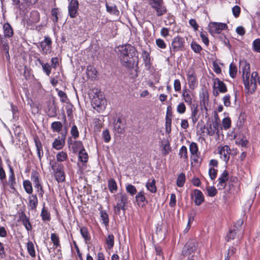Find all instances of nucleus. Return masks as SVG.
I'll list each match as a JSON object with an SVG mask.
<instances>
[{
  "label": "nucleus",
  "mask_w": 260,
  "mask_h": 260,
  "mask_svg": "<svg viewBox=\"0 0 260 260\" xmlns=\"http://www.w3.org/2000/svg\"><path fill=\"white\" fill-rule=\"evenodd\" d=\"M34 185L35 188L37 189V192L38 194L39 197L40 198H43V194L44 193V191L43 189L42 182L35 183L34 184Z\"/></svg>",
  "instance_id": "nucleus-47"
},
{
  "label": "nucleus",
  "mask_w": 260,
  "mask_h": 260,
  "mask_svg": "<svg viewBox=\"0 0 260 260\" xmlns=\"http://www.w3.org/2000/svg\"><path fill=\"white\" fill-rule=\"evenodd\" d=\"M34 140L37 149V155L41 161L44 155L42 143L38 136L34 137Z\"/></svg>",
  "instance_id": "nucleus-25"
},
{
  "label": "nucleus",
  "mask_w": 260,
  "mask_h": 260,
  "mask_svg": "<svg viewBox=\"0 0 260 260\" xmlns=\"http://www.w3.org/2000/svg\"><path fill=\"white\" fill-rule=\"evenodd\" d=\"M218 39L229 48L231 47L230 42L225 35L223 34H220L218 37Z\"/></svg>",
  "instance_id": "nucleus-63"
},
{
  "label": "nucleus",
  "mask_w": 260,
  "mask_h": 260,
  "mask_svg": "<svg viewBox=\"0 0 260 260\" xmlns=\"http://www.w3.org/2000/svg\"><path fill=\"white\" fill-rule=\"evenodd\" d=\"M208 196L210 197H214L217 193V191L214 186H208L207 187Z\"/></svg>",
  "instance_id": "nucleus-60"
},
{
  "label": "nucleus",
  "mask_w": 260,
  "mask_h": 260,
  "mask_svg": "<svg viewBox=\"0 0 260 260\" xmlns=\"http://www.w3.org/2000/svg\"><path fill=\"white\" fill-rule=\"evenodd\" d=\"M186 109V106L183 102L180 103L177 106V112L180 114H184Z\"/></svg>",
  "instance_id": "nucleus-61"
},
{
  "label": "nucleus",
  "mask_w": 260,
  "mask_h": 260,
  "mask_svg": "<svg viewBox=\"0 0 260 260\" xmlns=\"http://www.w3.org/2000/svg\"><path fill=\"white\" fill-rule=\"evenodd\" d=\"M78 9V0H71L68 5V13L71 18H74L77 16Z\"/></svg>",
  "instance_id": "nucleus-12"
},
{
  "label": "nucleus",
  "mask_w": 260,
  "mask_h": 260,
  "mask_svg": "<svg viewBox=\"0 0 260 260\" xmlns=\"http://www.w3.org/2000/svg\"><path fill=\"white\" fill-rule=\"evenodd\" d=\"M68 143L69 147H71L74 152L84 149L82 142L80 141H73L71 137H69L68 139Z\"/></svg>",
  "instance_id": "nucleus-18"
},
{
  "label": "nucleus",
  "mask_w": 260,
  "mask_h": 260,
  "mask_svg": "<svg viewBox=\"0 0 260 260\" xmlns=\"http://www.w3.org/2000/svg\"><path fill=\"white\" fill-rule=\"evenodd\" d=\"M185 42L184 38L177 36L174 37L171 43L170 48L171 53L172 52H176L178 51H182L185 50Z\"/></svg>",
  "instance_id": "nucleus-6"
},
{
  "label": "nucleus",
  "mask_w": 260,
  "mask_h": 260,
  "mask_svg": "<svg viewBox=\"0 0 260 260\" xmlns=\"http://www.w3.org/2000/svg\"><path fill=\"white\" fill-rule=\"evenodd\" d=\"M31 181L33 184L41 182V178L39 173L36 170H32L30 176Z\"/></svg>",
  "instance_id": "nucleus-38"
},
{
  "label": "nucleus",
  "mask_w": 260,
  "mask_h": 260,
  "mask_svg": "<svg viewBox=\"0 0 260 260\" xmlns=\"http://www.w3.org/2000/svg\"><path fill=\"white\" fill-rule=\"evenodd\" d=\"M182 96L184 102L189 106L194 105L192 103L194 95L193 93H191L189 89L187 88H184L182 90Z\"/></svg>",
  "instance_id": "nucleus-17"
},
{
  "label": "nucleus",
  "mask_w": 260,
  "mask_h": 260,
  "mask_svg": "<svg viewBox=\"0 0 260 260\" xmlns=\"http://www.w3.org/2000/svg\"><path fill=\"white\" fill-rule=\"evenodd\" d=\"M80 234L86 242L91 239L88 229L85 226H82L80 229Z\"/></svg>",
  "instance_id": "nucleus-33"
},
{
  "label": "nucleus",
  "mask_w": 260,
  "mask_h": 260,
  "mask_svg": "<svg viewBox=\"0 0 260 260\" xmlns=\"http://www.w3.org/2000/svg\"><path fill=\"white\" fill-rule=\"evenodd\" d=\"M27 249L29 255L34 257L36 256L34 245L31 241H29L27 244Z\"/></svg>",
  "instance_id": "nucleus-49"
},
{
  "label": "nucleus",
  "mask_w": 260,
  "mask_h": 260,
  "mask_svg": "<svg viewBox=\"0 0 260 260\" xmlns=\"http://www.w3.org/2000/svg\"><path fill=\"white\" fill-rule=\"evenodd\" d=\"M9 169V174L8 177L9 186L12 190H15V186L16 185V178L13 167L11 166L10 163L8 164Z\"/></svg>",
  "instance_id": "nucleus-15"
},
{
  "label": "nucleus",
  "mask_w": 260,
  "mask_h": 260,
  "mask_svg": "<svg viewBox=\"0 0 260 260\" xmlns=\"http://www.w3.org/2000/svg\"><path fill=\"white\" fill-rule=\"evenodd\" d=\"M191 198L194 200L196 205L199 206L204 202V196L202 191L196 189L193 193L190 194Z\"/></svg>",
  "instance_id": "nucleus-14"
},
{
  "label": "nucleus",
  "mask_w": 260,
  "mask_h": 260,
  "mask_svg": "<svg viewBox=\"0 0 260 260\" xmlns=\"http://www.w3.org/2000/svg\"><path fill=\"white\" fill-rule=\"evenodd\" d=\"M114 198L116 202V205L114 207V211L116 214L119 215L121 210L123 211H125V206L127 204L128 198L125 193L121 192L114 195Z\"/></svg>",
  "instance_id": "nucleus-2"
},
{
  "label": "nucleus",
  "mask_w": 260,
  "mask_h": 260,
  "mask_svg": "<svg viewBox=\"0 0 260 260\" xmlns=\"http://www.w3.org/2000/svg\"><path fill=\"white\" fill-rule=\"evenodd\" d=\"M257 83L260 84V77L258 76V73L256 72H253L251 74L250 83L249 82V87L245 88L248 89L251 93H252L254 92L256 89Z\"/></svg>",
  "instance_id": "nucleus-11"
},
{
  "label": "nucleus",
  "mask_w": 260,
  "mask_h": 260,
  "mask_svg": "<svg viewBox=\"0 0 260 260\" xmlns=\"http://www.w3.org/2000/svg\"><path fill=\"white\" fill-rule=\"evenodd\" d=\"M189 151L190 153L195 156H198V147L197 143L191 142L189 145Z\"/></svg>",
  "instance_id": "nucleus-50"
},
{
  "label": "nucleus",
  "mask_w": 260,
  "mask_h": 260,
  "mask_svg": "<svg viewBox=\"0 0 260 260\" xmlns=\"http://www.w3.org/2000/svg\"><path fill=\"white\" fill-rule=\"evenodd\" d=\"M106 243L109 249L112 248L114 245V236L113 234H109L106 239Z\"/></svg>",
  "instance_id": "nucleus-41"
},
{
  "label": "nucleus",
  "mask_w": 260,
  "mask_h": 260,
  "mask_svg": "<svg viewBox=\"0 0 260 260\" xmlns=\"http://www.w3.org/2000/svg\"><path fill=\"white\" fill-rule=\"evenodd\" d=\"M28 207L30 210H35L38 205V200L36 194H31L28 198Z\"/></svg>",
  "instance_id": "nucleus-29"
},
{
  "label": "nucleus",
  "mask_w": 260,
  "mask_h": 260,
  "mask_svg": "<svg viewBox=\"0 0 260 260\" xmlns=\"http://www.w3.org/2000/svg\"><path fill=\"white\" fill-rule=\"evenodd\" d=\"M107 11L111 14L118 16L119 11L115 5H109L107 3L106 4Z\"/></svg>",
  "instance_id": "nucleus-34"
},
{
  "label": "nucleus",
  "mask_w": 260,
  "mask_h": 260,
  "mask_svg": "<svg viewBox=\"0 0 260 260\" xmlns=\"http://www.w3.org/2000/svg\"><path fill=\"white\" fill-rule=\"evenodd\" d=\"M68 158V154L64 151H61L56 154V159L58 161H63Z\"/></svg>",
  "instance_id": "nucleus-53"
},
{
  "label": "nucleus",
  "mask_w": 260,
  "mask_h": 260,
  "mask_svg": "<svg viewBox=\"0 0 260 260\" xmlns=\"http://www.w3.org/2000/svg\"><path fill=\"white\" fill-rule=\"evenodd\" d=\"M242 233L243 231L241 230L240 229L236 227V225L234 226L233 228L229 230V232L227 233L225 238L226 240L227 241H230L233 240L235 238L237 235L239 237V236H241Z\"/></svg>",
  "instance_id": "nucleus-16"
},
{
  "label": "nucleus",
  "mask_w": 260,
  "mask_h": 260,
  "mask_svg": "<svg viewBox=\"0 0 260 260\" xmlns=\"http://www.w3.org/2000/svg\"><path fill=\"white\" fill-rule=\"evenodd\" d=\"M185 181V176L183 173L180 174L177 179L176 184L178 187H182Z\"/></svg>",
  "instance_id": "nucleus-48"
},
{
  "label": "nucleus",
  "mask_w": 260,
  "mask_h": 260,
  "mask_svg": "<svg viewBox=\"0 0 260 260\" xmlns=\"http://www.w3.org/2000/svg\"><path fill=\"white\" fill-rule=\"evenodd\" d=\"M50 239L51 241L53 243L54 247L55 248L57 247H61L59 237L56 234H51Z\"/></svg>",
  "instance_id": "nucleus-42"
},
{
  "label": "nucleus",
  "mask_w": 260,
  "mask_h": 260,
  "mask_svg": "<svg viewBox=\"0 0 260 260\" xmlns=\"http://www.w3.org/2000/svg\"><path fill=\"white\" fill-rule=\"evenodd\" d=\"M237 68L233 63H231L229 67V74L231 77L234 78L236 76Z\"/></svg>",
  "instance_id": "nucleus-52"
},
{
  "label": "nucleus",
  "mask_w": 260,
  "mask_h": 260,
  "mask_svg": "<svg viewBox=\"0 0 260 260\" xmlns=\"http://www.w3.org/2000/svg\"><path fill=\"white\" fill-rule=\"evenodd\" d=\"M65 144V141L63 139H55L52 143V147L56 150L61 149Z\"/></svg>",
  "instance_id": "nucleus-35"
},
{
  "label": "nucleus",
  "mask_w": 260,
  "mask_h": 260,
  "mask_svg": "<svg viewBox=\"0 0 260 260\" xmlns=\"http://www.w3.org/2000/svg\"><path fill=\"white\" fill-rule=\"evenodd\" d=\"M23 186L25 192L31 194L33 191L32 184L31 182L28 180H25L23 181Z\"/></svg>",
  "instance_id": "nucleus-37"
},
{
  "label": "nucleus",
  "mask_w": 260,
  "mask_h": 260,
  "mask_svg": "<svg viewBox=\"0 0 260 260\" xmlns=\"http://www.w3.org/2000/svg\"><path fill=\"white\" fill-rule=\"evenodd\" d=\"M142 56L145 66L148 68H149L151 64L150 53L147 51L144 50L142 52Z\"/></svg>",
  "instance_id": "nucleus-32"
},
{
  "label": "nucleus",
  "mask_w": 260,
  "mask_h": 260,
  "mask_svg": "<svg viewBox=\"0 0 260 260\" xmlns=\"http://www.w3.org/2000/svg\"><path fill=\"white\" fill-rule=\"evenodd\" d=\"M197 247V243L195 240H189L182 249V254L184 256L190 255L196 250Z\"/></svg>",
  "instance_id": "nucleus-9"
},
{
  "label": "nucleus",
  "mask_w": 260,
  "mask_h": 260,
  "mask_svg": "<svg viewBox=\"0 0 260 260\" xmlns=\"http://www.w3.org/2000/svg\"><path fill=\"white\" fill-rule=\"evenodd\" d=\"M209 31L214 35L215 34H221V31L227 28V25L225 23L220 22H213L209 24Z\"/></svg>",
  "instance_id": "nucleus-10"
},
{
  "label": "nucleus",
  "mask_w": 260,
  "mask_h": 260,
  "mask_svg": "<svg viewBox=\"0 0 260 260\" xmlns=\"http://www.w3.org/2000/svg\"><path fill=\"white\" fill-rule=\"evenodd\" d=\"M79 159L82 162H86L88 159V156L85 149L80 150L79 152Z\"/></svg>",
  "instance_id": "nucleus-43"
},
{
  "label": "nucleus",
  "mask_w": 260,
  "mask_h": 260,
  "mask_svg": "<svg viewBox=\"0 0 260 260\" xmlns=\"http://www.w3.org/2000/svg\"><path fill=\"white\" fill-rule=\"evenodd\" d=\"M41 216L43 221H50L51 219L50 213L44 206L41 212Z\"/></svg>",
  "instance_id": "nucleus-45"
},
{
  "label": "nucleus",
  "mask_w": 260,
  "mask_h": 260,
  "mask_svg": "<svg viewBox=\"0 0 260 260\" xmlns=\"http://www.w3.org/2000/svg\"><path fill=\"white\" fill-rule=\"evenodd\" d=\"M187 76L189 88L192 90L194 89L198 86V81L194 71L193 70H189Z\"/></svg>",
  "instance_id": "nucleus-13"
},
{
  "label": "nucleus",
  "mask_w": 260,
  "mask_h": 260,
  "mask_svg": "<svg viewBox=\"0 0 260 260\" xmlns=\"http://www.w3.org/2000/svg\"><path fill=\"white\" fill-rule=\"evenodd\" d=\"M49 165L54 174V177L58 182H62L65 180L64 167L61 164L55 160H50Z\"/></svg>",
  "instance_id": "nucleus-3"
},
{
  "label": "nucleus",
  "mask_w": 260,
  "mask_h": 260,
  "mask_svg": "<svg viewBox=\"0 0 260 260\" xmlns=\"http://www.w3.org/2000/svg\"><path fill=\"white\" fill-rule=\"evenodd\" d=\"M108 186L109 189V191L111 193H114L117 190V185L115 181V180L113 178L110 179L108 181Z\"/></svg>",
  "instance_id": "nucleus-36"
},
{
  "label": "nucleus",
  "mask_w": 260,
  "mask_h": 260,
  "mask_svg": "<svg viewBox=\"0 0 260 260\" xmlns=\"http://www.w3.org/2000/svg\"><path fill=\"white\" fill-rule=\"evenodd\" d=\"M179 155L181 158H187V149L186 146H182L179 150Z\"/></svg>",
  "instance_id": "nucleus-58"
},
{
  "label": "nucleus",
  "mask_w": 260,
  "mask_h": 260,
  "mask_svg": "<svg viewBox=\"0 0 260 260\" xmlns=\"http://www.w3.org/2000/svg\"><path fill=\"white\" fill-rule=\"evenodd\" d=\"M91 104L93 108L100 112L105 108V100L101 93H95L91 101Z\"/></svg>",
  "instance_id": "nucleus-7"
},
{
  "label": "nucleus",
  "mask_w": 260,
  "mask_h": 260,
  "mask_svg": "<svg viewBox=\"0 0 260 260\" xmlns=\"http://www.w3.org/2000/svg\"><path fill=\"white\" fill-rule=\"evenodd\" d=\"M98 210L100 211L101 221L106 227L109 225V215L106 210H103L102 206H100Z\"/></svg>",
  "instance_id": "nucleus-28"
},
{
  "label": "nucleus",
  "mask_w": 260,
  "mask_h": 260,
  "mask_svg": "<svg viewBox=\"0 0 260 260\" xmlns=\"http://www.w3.org/2000/svg\"><path fill=\"white\" fill-rule=\"evenodd\" d=\"M3 31L5 37L6 38H10L13 36V29L8 22H6L3 25Z\"/></svg>",
  "instance_id": "nucleus-30"
},
{
  "label": "nucleus",
  "mask_w": 260,
  "mask_h": 260,
  "mask_svg": "<svg viewBox=\"0 0 260 260\" xmlns=\"http://www.w3.org/2000/svg\"><path fill=\"white\" fill-rule=\"evenodd\" d=\"M119 58L123 66L132 68L135 64L134 57H138L137 49L130 44H125L118 47Z\"/></svg>",
  "instance_id": "nucleus-1"
},
{
  "label": "nucleus",
  "mask_w": 260,
  "mask_h": 260,
  "mask_svg": "<svg viewBox=\"0 0 260 260\" xmlns=\"http://www.w3.org/2000/svg\"><path fill=\"white\" fill-rule=\"evenodd\" d=\"M213 88L217 89L218 91L221 93H225L227 91V87L225 84L218 78L213 79Z\"/></svg>",
  "instance_id": "nucleus-20"
},
{
  "label": "nucleus",
  "mask_w": 260,
  "mask_h": 260,
  "mask_svg": "<svg viewBox=\"0 0 260 260\" xmlns=\"http://www.w3.org/2000/svg\"><path fill=\"white\" fill-rule=\"evenodd\" d=\"M46 112L50 117H54L57 115L56 108L54 103L49 101L47 103Z\"/></svg>",
  "instance_id": "nucleus-27"
},
{
  "label": "nucleus",
  "mask_w": 260,
  "mask_h": 260,
  "mask_svg": "<svg viewBox=\"0 0 260 260\" xmlns=\"http://www.w3.org/2000/svg\"><path fill=\"white\" fill-rule=\"evenodd\" d=\"M19 218L23 225L27 231H30L32 229L31 224L29 221V217L27 216L26 214L22 211L19 213Z\"/></svg>",
  "instance_id": "nucleus-22"
},
{
  "label": "nucleus",
  "mask_w": 260,
  "mask_h": 260,
  "mask_svg": "<svg viewBox=\"0 0 260 260\" xmlns=\"http://www.w3.org/2000/svg\"><path fill=\"white\" fill-rule=\"evenodd\" d=\"M219 153L220 158L224 161L228 162L230 158V154H231V149L228 145H224L222 147Z\"/></svg>",
  "instance_id": "nucleus-23"
},
{
  "label": "nucleus",
  "mask_w": 260,
  "mask_h": 260,
  "mask_svg": "<svg viewBox=\"0 0 260 260\" xmlns=\"http://www.w3.org/2000/svg\"><path fill=\"white\" fill-rule=\"evenodd\" d=\"M253 50L258 53H260V39H256L252 43Z\"/></svg>",
  "instance_id": "nucleus-59"
},
{
  "label": "nucleus",
  "mask_w": 260,
  "mask_h": 260,
  "mask_svg": "<svg viewBox=\"0 0 260 260\" xmlns=\"http://www.w3.org/2000/svg\"><path fill=\"white\" fill-rule=\"evenodd\" d=\"M191 49L196 53H200L202 50V47L196 42L192 41L190 44Z\"/></svg>",
  "instance_id": "nucleus-51"
},
{
  "label": "nucleus",
  "mask_w": 260,
  "mask_h": 260,
  "mask_svg": "<svg viewBox=\"0 0 260 260\" xmlns=\"http://www.w3.org/2000/svg\"><path fill=\"white\" fill-rule=\"evenodd\" d=\"M190 109L191 111L190 118L191 119L193 124H195L199 118V115L198 114L199 112L198 105L194 104L190 106Z\"/></svg>",
  "instance_id": "nucleus-26"
},
{
  "label": "nucleus",
  "mask_w": 260,
  "mask_h": 260,
  "mask_svg": "<svg viewBox=\"0 0 260 260\" xmlns=\"http://www.w3.org/2000/svg\"><path fill=\"white\" fill-rule=\"evenodd\" d=\"M71 134L72 136L75 139H77L79 136V131L76 125H73L71 129Z\"/></svg>",
  "instance_id": "nucleus-62"
},
{
  "label": "nucleus",
  "mask_w": 260,
  "mask_h": 260,
  "mask_svg": "<svg viewBox=\"0 0 260 260\" xmlns=\"http://www.w3.org/2000/svg\"><path fill=\"white\" fill-rule=\"evenodd\" d=\"M135 198L138 205L140 207H143L147 203L145 193L143 190L138 192L137 193Z\"/></svg>",
  "instance_id": "nucleus-24"
},
{
  "label": "nucleus",
  "mask_w": 260,
  "mask_h": 260,
  "mask_svg": "<svg viewBox=\"0 0 260 260\" xmlns=\"http://www.w3.org/2000/svg\"><path fill=\"white\" fill-rule=\"evenodd\" d=\"M125 190L126 192L129 193L131 196H134L137 193V189L136 187L132 184H128L126 185Z\"/></svg>",
  "instance_id": "nucleus-54"
},
{
  "label": "nucleus",
  "mask_w": 260,
  "mask_h": 260,
  "mask_svg": "<svg viewBox=\"0 0 260 260\" xmlns=\"http://www.w3.org/2000/svg\"><path fill=\"white\" fill-rule=\"evenodd\" d=\"M229 180V173L226 170H224L219 177L217 186L219 189L224 188L226 185V182Z\"/></svg>",
  "instance_id": "nucleus-21"
},
{
  "label": "nucleus",
  "mask_w": 260,
  "mask_h": 260,
  "mask_svg": "<svg viewBox=\"0 0 260 260\" xmlns=\"http://www.w3.org/2000/svg\"><path fill=\"white\" fill-rule=\"evenodd\" d=\"M52 40L49 36H45L44 39L40 43V51L42 54H47L52 51Z\"/></svg>",
  "instance_id": "nucleus-8"
},
{
  "label": "nucleus",
  "mask_w": 260,
  "mask_h": 260,
  "mask_svg": "<svg viewBox=\"0 0 260 260\" xmlns=\"http://www.w3.org/2000/svg\"><path fill=\"white\" fill-rule=\"evenodd\" d=\"M240 72L242 71L243 80L245 87L249 85L250 64L245 60L240 61Z\"/></svg>",
  "instance_id": "nucleus-5"
},
{
  "label": "nucleus",
  "mask_w": 260,
  "mask_h": 260,
  "mask_svg": "<svg viewBox=\"0 0 260 260\" xmlns=\"http://www.w3.org/2000/svg\"><path fill=\"white\" fill-rule=\"evenodd\" d=\"M51 128L53 132H60L62 128V124L60 121H54L51 124Z\"/></svg>",
  "instance_id": "nucleus-40"
},
{
  "label": "nucleus",
  "mask_w": 260,
  "mask_h": 260,
  "mask_svg": "<svg viewBox=\"0 0 260 260\" xmlns=\"http://www.w3.org/2000/svg\"><path fill=\"white\" fill-rule=\"evenodd\" d=\"M201 103L203 104L204 106L207 104L209 102V96L208 92L205 90L203 91L202 94L200 96Z\"/></svg>",
  "instance_id": "nucleus-55"
},
{
  "label": "nucleus",
  "mask_w": 260,
  "mask_h": 260,
  "mask_svg": "<svg viewBox=\"0 0 260 260\" xmlns=\"http://www.w3.org/2000/svg\"><path fill=\"white\" fill-rule=\"evenodd\" d=\"M36 61L41 65L43 71L47 76H49L51 72V66L48 62L44 63L39 58H37Z\"/></svg>",
  "instance_id": "nucleus-31"
},
{
  "label": "nucleus",
  "mask_w": 260,
  "mask_h": 260,
  "mask_svg": "<svg viewBox=\"0 0 260 260\" xmlns=\"http://www.w3.org/2000/svg\"><path fill=\"white\" fill-rule=\"evenodd\" d=\"M125 122L120 118H117L114 122V129L118 134H122L125 132Z\"/></svg>",
  "instance_id": "nucleus-19"
},
{
  "label": "nucleus",
  "mask_w": 260,
  "mask_h": 260,
  "mask_svg": "<svg viewBox=\"0 0 260 260\" xmlns=\"http://www.w3.org/2000/svg\"><path fill=\"white\" fill-rule=\"evenodd\" d=\"M149 4L158 17L161 16L166 13L167 10L163 0H149Z\"/></svg>",
  "instance_id": "nucleus-4"
},
{
  "label": "nucleus",
  "mask_w": 260,
  "mask_h": 260,
  "mask_svg": "<svg viewBox=\"0 0 260 260\" xmlns=\"http://www.w3.org/2000/svg\"><path fill=\"white\" fill-rule=\"evenodd\" d=\"M23 76L26 80H29L32 76L31 70L26 66L24 68Z\"/></svg>",
  "instance_id": "nucleus-57"
},
{
  "label": "nucleus",
  "mask_w": 260,
  "mask_h": 260,
  "mask_svg": "<svg viewBox=\"0 0 260 260\" xmlns=\"http://www.w3.org/2000/svg\"><path fill=\"white\" fill-rule=\"evenodd\" d=\"M155 182V180L153 179L151 182L149 181L146 183V187L147 189L152 193H155L156 192Z\"/></svg>",
  "instance_id": "nucleus-39"
},
{
  "label": "nucleus",
  "mask_w": 260,
  "mask_h": 260,
  "mask_svg": "<svg viewBox=\"0 0 260 260\" xmlns=\"http://www.w3.org/2000/svg\"><path fill=\"white\" fill-rule=\"evenodd\" d=\"M162 145L163 146L162 153L166 155L171 151L170 143L168 141L165 140L162 142Z\"/></svg>",
  "instance_id": "nucleus-44"
},
{
  "label": "nucleus",
  "mask_w": 260,
  "mask_h": 260,
  "mask_svg": "<svg viewBox=\"0 0 260 260\" xmlns=\"http://www.w3.org/2000/svg\"><path fill=\"white\" fill-rule=\"evenodd\" d=\"M86 74L89 78H91L92 79L95 78L96 77V71L93 67L88 66L86 70Z\"/></svg>",
  "instance_id": "nucleus-46"
},
{
  "label": "nucleus",
  "mask_w": 260,
  "mask_h": 260,
  "mask_svg": "<svg viewBox=\"0 0 260 260\" xmlns=\"http://www.w3.org/2000/svg\"><path fill=\"white\" fill-rule=\"evenodd\" d=\"M200 37L204 44L206 46H208L209 44V41L207 37V32L205 31H201L200 32Z\"/></svg>",
  "instance_id": "nucleus-64"
},
{
  "label": "nucleus",
  "mask_w": 260,
  "mask_h": 260,
  "mask_svg": "<svg viewBox=\"0 0 260 260\" xmlns=\"http://www.w3.org/2000/svg\"><path fill=\"white\" fill-rule=\"evenodd\" d=\"M236 248H235L233 246L230 247L228 250L224 260H230V258L232 256L234 255V254L236 253Z\"/></svg>",
  "instance_id": "nucleus-56"
}]
</instances>
